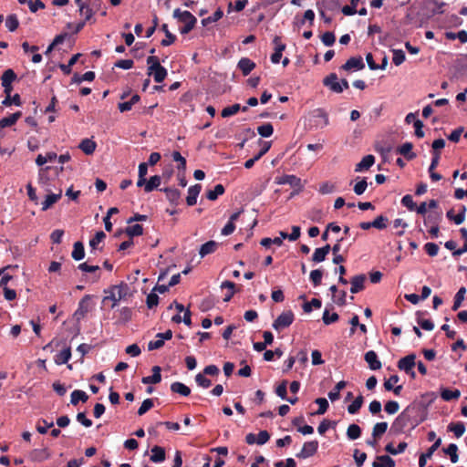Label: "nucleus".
Masks as SVG:
<instances>
[{"label":"nucleus","mask_w":467,"mask_h":467,"mask_svg":"<svg viewBox=\"0 0 467 467\" xmlns=\"http://www.w3.org/2000/svg\"><path fill=\"white\" fill-rule=\"evenodd\" d=\"M106 296L102 299V303L111 302V308H114L121 300H125L131 296L130 285L121 282L119 285H114L104 290Z\"/></svg>","instance_id":"1"},{"label":"nucleus","mask_w":467,"mask_h":467,"mask_svg":"<svg viewBox=\"0 0 467 467\" xmlns=\"http://www.w3.org/2000/svg\"><path fill=\"white\" fill-rule=\"evenodd\" d=\"M148 75L153 76V79L157 83L162 82L167 75V69L161 65V61L156 56H150L147 57Z\"/></svg>","instance_id":"2"},{"label":"nucleus","mask_w":467,"mask_h":467,"mask_svg":"<svg viewBox=\"0 0 467 467\" xmlns=\"http://www.w3.org/2000/svg\"><path fill=\"white\" fill-rule=\"evenodd\" d=\"M173 17L184 23V26L180 28L182 35H186L191 32L197 23L196 17L191 12L181 11L179 8L173 11Z\"/></svg>","instance_id":"3"},{"label":"nucleus","mask_w":467,"mask_h":467,"mask_svg":"<svg viewBox=\"0 0 467 467\" xmlns=\"http://www.w3.org/2000/svg\"><path fill=\"white\" fill-rule=\"evenodd\" d=\"M410 407L406 408L393 421L390 431L394 434H400L410 423Z\"/></svg>","instance_id":"4"},{"label":"nucleus","mask_w":467,"mask_h":467,"mask_svg":"<svg viewBox=\"0 0 467 467\" xmlns=\"http://www.w3.org/2000/svg\"><path fill=\"white\" fill-rule=\"evenodd\" d=\"M275 182L279 185L289 184L295 189L291 196L299 193L303 189L302 181L300 178L293 174H285L283 176L275 177Z\"/></svg>","instance_id":"5"},{"label":"nucleus","mask_w":467,"mask_h":467,"mask_svg":"<svg viewBox=\"0 0 467 467\" xmlns=\"http://www.w3.org/2000/svg\"><path fill=\"white\" fill-rule=\"evenodd\" d=\"M295 320V315L292 310L282 312L273 322V328L276 331L283 330L292 325Z\"/></svg>","instance_id":"6"},{"label":"nucleus","mask_w":467,"mask_h":467,"mask_svg":"<svg viewBox=\"0 0 467 467\" xmlns=\"http://www.w3.org/2000/svg\"><path fill=\"white\" fill-rule=\"evenodd\" d=\"M91 298H92V296L86 295L78 302V306L73 315L77 321L79 322L91 310V306H90Z\"/></svg>","instance_id":"7"},{"label":"nucleus","mask_w":467,"mask_h":467,"mask_svg":"<svg viewBox=\"0 0 467 467\" xmlns=\"http://www.w3.org/2000/svg\"><path fill=\"white\" fill-rule=\"evenodd\" d=\"M318 449V441L317 440L306 441L304 443L300 452L296 453V457L300 459H306L316 454Z\"/></svg>","instance_id":"8"},{"label":"nucleus","mask_w":467,"mask_h":467,"mask_svg":"<svg viewBox=\"0 0 467 467\" xmlns=\"http://www.w3.org/2000/svg\"><path fill=\"white\" fill-rule=\"evenodd\" d=\"M324 86L329 88L335 93L343 92V87L338 81L337 75L336 73H330L323 79Z\"/></svg>","instance_id":"9"},{"label":"nucleus","mask_w":467,"mask_h":467,"mask_svg":"<svg viewBox=\"0 0 467 467\" xmlns=\"http://www.w3.org/2000/svg\"><path fill=\"white\" fill-rule=\"evenodd\" d=\"M415 359L416 355L414 353L407 355L398 361L397 367L399 369L410 373L416 365Z\"/></svg>","instance_id":"10"},{"label":"nucleus","mask_w":467,"mask_h":467,"mask_svg":"<svg viewBox=\"0 0 467 467\" xmlns=\"http://www.w3.org/2000/svg\"><path fill=\"white\" fill-rule=\"evenodd\" d=\"M365 67L363 58L361 57H352L347 60V62L341 66V69L348 71L351 69L361 70Z\"/></svg>","instance_id":"11"},{"label":"nucleus","mask_w":467,"mask_h":467,"mask_svg":"<svg viewBox=\"0 0 467 467\" xmlns=\"http://www.w3.org/2000/svg\"><path fill=\"white\" fill-rule=\"evenodd\" d=\"M364 359L368 364V368L371 370H378L381 368L382 364L378 358V355L374 350H369L366 352L364 356Z\"/></svg>","instance_id":"12"},{"label":"nucleus","mask_w":467,"mask_h":467,"mask_svg":"<svg viewBox=\"0 0 467 467\" xmlns=\"http://www.w3.org/2000/svg\"><path fill=\"white\" fill-rule=\"evenodd\" d=\"M441 440L439 438L427 450V451L425 453L420 454V459H419V466L420 467H424L426 465L427 459L431 458L432 454L434 453L435 451L438 450V448L441 446Z\"/></svg>","instance_id":"13"},{"label":"nucleus","mask_w":467,"mask_h":467,"mask_svg":"<svg viewBox=\"0 0 467 467\" xmlns=\"http://www.w3.org/2000/svg\"><path fill=\"white\" fill-rule=\"evenodd\" d=\"M365 281H366V275L363 274L353 276L350 280V284H351L350 292L352 294H357V293L362 291L365 288V286H364Z\"/></svg>","instance_id":"14"},{"label":"nucleus","mask_w":467,"mask_h":467,"mask_svg":"<svg viewBox=\"0 0 467 467\" xmlns=\"http://www.w3.org/2000/svg\"><path fill=\"white\" fill-rule=\"evenodd\" d=\"M160 191H162L166 194V198L168 201L173 204L178 205L180 199H181V192L178 189L172 188V187H166L163 189H161Z\"/></svg>","instance_id":"15"},{"label":"nucleus","mask_w":467,"mask_h":467,"mask_svg":"<svg viewBox=\"0 0 467 467\" xmlns=\"http://www.w3.org/2000/svg\"><path fill=\"white\" fill-rule=\"evenodd\" d=\"M201 191L202 185L199 183L192 185L188 189V196L186 198V202L189 206H193L194 204H196L197 198Z\"/></svg>","instance_id":"16"},{"label":"nucleus","mask_w":467,"mask_h":467,"mask_svg":"<svg viewBox=\"0 0 467 467\" xmlns=\"http://www.w3.org/2000/svg\"><path fill=\"white\" fill-rule=\"evenodd\" d=\"M255 66V63L248 57H242L237 64V67L242 71L244 76H248Z\"/></svg>","instance_id":"17"},{"label":"nucleus","mask_w":467,"mask_h":467,"mask_svg":"<svg viewBox=\"0 0 467 467\" xmlns=\"http://www.w3.org/2000/svg\"><path fill=\"white\" fill-rule=\"evenodd\" d=\"M151 370H152L151 376H147V377L142 378L141 382L143 384H157V383L161 382V367L154 366Z\"/></svg>","instance_id":"18"},{"label":"nucleus","mask_w":467,"mask_h":467,"mask_svg":"<svg viewBox=\"0 0 467 467\" xmlns=\"http://www.w3.org/2000/svg\"><path fill=\"white\" fill-rule=\"evenodd\" d=\"M331 246L326 244L323 247L317 248L312 255V261L314 263H321L325 261L327 255L329 254Z\"/></svg>","instance_id":"19"},{"label":"nucleus","mask_w":467,"mask_h":467,"mask_svg":"<svg viewBox=\"0 0 467 467\" xmlns=\"http://www.w3.org/2000/svg\"><path fill=\"white\" fill-rule=\"evenodd\" d=\"M413 145L411 142H405L397 149V152L403 155L406 160L411 161L416 158V153L412 151Z\"/></svg>","instance_id":"20"},{"label":"nucleus","mask_w":467,"mask_h":467,"mask_svg":"<svg viewBox=\"0 0 467 467\" xmlns=\"http://www.w3.org/2000/svg\"><path fill=\"white\" fill-rule=\"evenodd\" d=\"M375 162V157L371 154L366 155L362 160L356 165L355 171L360 172L365 170H368Z\"/></svg>","instance_id":"21"},{"label":"nucleus","mask_w":467,"mask_h":467,"mask_svg":"<svg viewBox=\"0 0 467 467\" xmlns=\"http://www.w3.org/2000/svg\"><path fill=\"white\" fill-rule=\"evenodd\" d=\"M424 313L418 311L416 313V320L418 325L424 330L431 331L434 328V323L431 319L423 318Z\"/></svg>","instance_id":"22"},{"label":"nucleus","mask_w":467,"mask_h":467,"mask_svg":"<svg viewBox=\"0 0 467 467\" xmlns=\"http://www.w3.org/2000/svg\"><path fill=\"white\" fill-rule=\"evenodd\" d=\"M97 147V143L91 139H84L79 143L78 148L87 155H91Z\"/></svg>","instance_id":"23"},{"label":"nucleus","mask_w":467,"mask_h":467,"mask_svg":"<svg viewBox=\"0 0 467 467\" xmlns=\"http://www.w3.org/2000/svg\"><path fill=\"white\" fill-rule=\"evenodd\" d=\"M165 450L164 448L155 445L151 449L150 461L153 462H162L165 460Z\"/></svg>","instance_id":"24"},{"label":"nucleus","mask_w":467,"mask_h":467,"mask_svg":"<svg viewBox=\"0 0 467 467\" xmlns=\"http://www.w3.org/2000/svg\"><path fill=\"white\" fill-rule=\"evenodd\" d=\"M22 113L20 111L15 112L8 117L3 118L0 119V128L4 129L6 127H11L16 123V121L20 119Z\"/></svg>","instance_id":"25"},{"label":"nucleus","mask_w":467,"mask_h":467,"mask_svg":"<svg viewBox=\"0 0 467 467\" xmlns=\"http://www.w3.org/2000/svg\"><path fill=\"white\" fill-rule=\"evenodd\" d=\"M171 390L182 396L187 397L191 394V389L185 384L176 381L171 385Z\"/></svg>","instance_id":"26"},{"label":"nucleus","mask_w":467,"mask_h":467,"mask_svg":"<svg viewBox=\"0 0 467 467\" xmlns=\"http://www.w3.org/2000/svg\"><path fill=\"white\" fill-rule=\"evenodd\" d=\"M217 247H218V244L215 241L206 242L205 244H203L201 246V248L199 250V254H200L201 257H204L207 254L214 253L216 251Z\"/></svg>","instance_id":"27"},{"label":"nucleus","mask_w":467,"mask_h":467,"mask_svg":"<svg viewBox=\"0 0 467 467\" xmlns=\"http://www.w3.org/2000/svg\"><path fill=\"white\" fill-rule=\"evenodd\" d=\"M71 256L76 261H80L84 258L85 248H84V244L82 242L78 241L74 244Z\"/></svg>","instance_id":"28"},{"label":"nucleus","mask_w":467,"mask_h":467,"mask_svg":"<svg viewBox=\"0 0 467 467\" xmlns=\"http://www.w3.org/2000/svg\"><path fill=\"white\" fill-rule=\"evenodd\" d=\"M71 358V349L70 348H66L58 354H57L54 358V361L57 365H62L68 362Z\"/></svg>","instance_id":"29"},{"label":"nucleus","mask_w":467,"mask_h":467,"mask_svg":"<svg viewBox=\"0 0 467 467\" xmlns=\"http://www.w3.org/2000/svg\"><path fill=\"white\" fill-rule=\"evenodd\" d=\"M62 196L61 191L59 193H50L46 196L45 201L42 202V211L48 210L53 204H55Z\"/></svg>","instance_id":"30"},{"label":"nucleus","mask_w":467,"mask_h":467,"mask_svg":"<svg viewBox=\"0 0 467 467\" xmlns=\"http://www.w3.org/2000/svg\"><path fill=\"white\" fill-rule=\"evenodd\" d=\"M243 110V111H246L247 110V107H243L241 108L240 104H234L232 106H229V107H226L224 108L222 112H221V115L223 118H228V117H231L234 114H236L239 110Z\"/></svg>","instance_id":"31"},{"label":"nucleus","mask_w":467,"mask_h":467,"mask_svg":"<svg viewBox=\"0 0 467 467\" xmlns=\"http://www.w3.org/2000/svg\"><path fill=\"white\" fill-rule=\"evenodd\" d=\"M461 396V392L459 389H442L441 391V397L445 401H451L452 400H457Z\"/></svg>","instance_id":"32"},{"label":"nucleus","mask_w":467,"mask_h":467,"mask_svg":"<svg viewBox=\"0 0 467 467\" xmlns=\"http://www.w3.org/2000/svg\"><path fill=\"white\" fill-rule=\"evenodd\" d=\"M225 189L223 184H216L213 190H208L206 192V198L210 201H215L220 195H223Z\"/></svg>","instance_id":"33"},{"label":"nucleus","mask_w":467,"mask_h":467,"mask_svg":"<svg viewBox=\"0 0 467 467\" xmlns=\"http://www.w3.org/2000/svg\"><path fill=\"white\" fill-rule=\"evenodd\" d=\"M88 400L87 393L80 389H76L71 393L70 402L76 406L79 401L86 402Z\"/></svg>","instance_id":"34"},{"label":"nucleus","mask_w":467,"mask_h":467,"mask_svg":"<svg viewBox=\"0 0 467 467\" xmlns=\"http://www.w3.org/2000/svg\"><path fill=\"white\" fill-rule=\"evenodd\" d=\"M448 431H452L457 438H460L465 431V425L462 421L451 422L448 425Z\"/></svg>","instance_id":"35"},{"label":"nucleus","mask_w":467,"mask_h":467,"mask_svg":"<svg viewBox=\"0 0 467 467\" xmlns=\"http://www.w3.org/2000/svg\"><path fill=\"white\" fill-rule=\"evenodd\" d=\"M161 30L164 32L166 38L161 40V45L168 47L173 44L176 40V36L169 31L167 24L161 26Z\"/></svg>","instance_id":"36"},{"label":"nucleus","mask_w":467,"mask_h":467,"mask_svg":"<svg viewBox=\"0 0 467 467\" xmlns=\"http://www.w3.org/2000/svg\"><path fill=\"white\" fill-rule=\"evenodd\" d=\"M442 451L445 454H448L450 456L451 462L452 463H456L458 462V447L456 444L451 443L446 448H443Z\"/></svg>","instance_id":"37"},{"label":"nucleus","mask_w":467,"mask_h":467,"mask_svg":"<svg viewBox=\"0 0 467 467\" xmlns=\"http://www.w3.org/2000/svg\"><path fill=\"white\" fill-rule=\"evenodd\" d=\"M161 178L159 175H154L150 178L149 181L146 182V187L144 188V191L146 192H150L155 189H158V187L161 185Z\"/></svg>","instance_id":"38"},{"label":"nucleus","mask_w":467,"mask_h":467,"mask_svg":"<svg viewBox=\"0 0 467 467\" xmlns=\"http://www.w3.org/2000/svg\"><path fill=\"white\" fill-rule=\"evenodd\" d=\"M347 383L344 380L339 381L337 383L335 388L329 391L328 398L331 401L337 400L340 398V391L346 387Z\"/></svg>","instance_id":"39"},{"label":"nucleus","mask_w":467,"mask_h":467,"mask_svg":"<svg viewBox=\"0 0 467 467\" xmlns=\"http://www.w3.org/2000/svg\"><path fill=\"white\" fill-rule=\"evenodd\" d=\"M465 294H466V288L464 286H462L458 290V292L456 293V295L454 296V302H453V306L451 307V309L453 311H456L461 307L462 303L464 300Z\"/></svg>","instance_id":"40"},{"label":"nucleus","mask_w":467,"mask_h":467,"mask_svg":"<svg viewBox=\"0 0 467 467\" xmlns=\"http://www.w3.org/2000/svg\"><path fill=\"white\" fill-rule=\"evenodd\" d=\"M407 446H408L407 442L401 441L399 443L397 449H394V446L392 443H388L385 446V451L392 455H397L399 453H402L406 450Z\"/></svg>","instance_id":"41"},{"label":"nucleus","mask_w":467,"mask_h":467,"mask_svg":"<svg viewBox=\"0 0 467 467\" xmlns=\"http://www.w3.org/2000/svg\"><path fill=\"white\" fill-rule=\"evenodd\" d=\"M361 435V428L358 424H350L347 430V436L349 440H357Z\"/></svg>","instance_id":"42"},{"label":"nucleus","mask_w":467,"mask_h":467,"mask_svg":"<svg viewBox=\"0 0 467 467\" xmlns=\"http://www.w3.org/2000/svg\"><path fill=\"white\" fill-rule=\"evenodd\" d=\"M387 429L388 423L386 421L376 423L372 430V437L379 439L386 432Z\"/></svg>","instance_id":"43"},{"label":"nucleus","mask_w":467,"mask_h":467,"mask_svg":"<svg viewBox=\"0 0 467 467\" xmlns=\"http://www.w3.org/2000/svg\"><path fill=\"white\" fill-rule=\"evenodd\" d=\"M364 399L361 395L358 396L353 402L348 405V411L349 414H356L358 412L363 405Z\"/></svg>","instance_id":"44"},{"label":"nucleus","mask_w":467,"mask_h":467,"mask_svg":"<svg viewBox=\"0 0 467 467\" xmlns=\"http://www.w3.org/2000/svg\"><path fill=\"white\" fill-rule=\"evenodd\" d=\"M216 300L213 296H207L202 300L200 303V310L202 312H206L212 309L215 306Z\"/></svg>","instance_id":"45"},{"label":"nucleus","mask_w":467,"mask_h":467,"mask_svg":"<svg viewBox=\"0 0 467 467\" xmlns=\"http://www.w3.org/2000/svg\"><path fill=\"white\" fill-rule=\"evenodd\" d=\"M125 233L130 237L133 238L134 236H140L143 234V227L140 224H133L130 226H128L125 229Z\"/></svg>","instance_id":"46"},{"label":"nucleus","mask_w":467,"mask_h":467,"mask_svg":"<svg viewBox=\"0 0 467 467\" xmlns=\"http://www.w3.org/2000/svg\"><path fill=\"white\" fill-rule=\"evenodd\" d=\"M5 26L11 32L16 31L18 28L19 21H18L16 15L13 14V15L7 16V17L5 19Z\"/></svg>","instance_id":"47"},{"label":"nucleus","mask_w":467,"mask_h":467,"mask_svg":"<svg viewBox=\"0 0 467 467\" xmlns=\"http://www.w3.org/2000/svg\"><path fill=\"white\" fill-rule=\"evenodd\" d=\"M223 16V12L221 8H218L213 16H208L206 18H203L202 20V25L203 26H206L207 25L211 24V23H214V22H217L218 20H220Z\"/></svg>","instance_id":"48"},{"label":"nucleus","mask_w":467,"mask_h":467,"mask_svg":"<svg viewBox=\"0 0 467 467\" xmlns=\"http://www.w3.org/2000/svg\"><path fill=\"white\" fill-rule=\"evenodd\" d=\"M172 160L178 162V171H185L186 170V159L182 156L179 151H173L171 154Z\"/></svg>","instance_id":"49"},{"label":"nucleus","mask_w":467,"mask_h":467,"mask_svg":"<svg viewBox=\"0 0 467 467\" xmlns=\"http://www.w3.org/2000/svg\"><path fill=\"white\" fill-rule=\"evenodd\" d=\"M81 55L78 53V54H76L74 55L68 61V63L67 65L65 64H60L59 65V68L63 71L64 74L66 75H69L71 73V67L72 66H74L78 57H80Z\"/></svg>","instance_id":"50"},{"label":"nucleus","mask_w":467,"mask_h":467,"mask_svg":"<svg viewBox=\"0 0 467 467\" xmlns=\"http://www.w3.org/2000/svg\"><path fill=\"white\" fill-rule=\"evenodd\" d=\"M106 238V234L103 231H99L96 233L95 236L90 239L89 246L93 249H99V244Z\"/></svg>","instance_id":"51"},{"label":"nucleus","mask_w":467,"mask_h":467,"mask_svg":"<svg viewBox=\"0 0 467 467\" xmlns=\"http://www.w3.org/2000/svg\"><path fill=\"white\" fill-rule=\"evenodd\" d=\"M257 132L264 138H268L273 135L274 128L271 123H265L257 128Z\"/></svg>","instance_id":"52"},{"label":"nucleus","mask_w":467,"mask_h":467,"mask_svg":"<svg viewBox=\"0 0 467 467\" xmlns=\"http://www.w3.org/2000/svg\"><path fill=\"white\" fill-rule=\"evenodd\" d=\"M389 219L384 215H379L375 218L374 221L371 222V225H373L374 228L379 230H383L388 225Z\"/></svg>","instance_id":"53"},{"label":"nucleus","mask_w":467,"mask_h":467,"mask_svg":"<svg viewBox=\"0 0 467 467\" xmlns=\"http://www.w3.org/2000/svg\"><path fill=\"white\" fill-rule=\"evenodd\" d=\"M339 319V316L337 313L334 312L332 314H329V311L327 309H325L322 317V320L325 325H330L332 323L337 322Z\"/></svg>","instance_id":"54"},{"label":"nucleus","mask_w":467,"mask_h":467,"mask_svg":"<svg viewBox=\"0 0 467 467\" xmlns=\"http://www.w3.org/2000/svg\"><path fill=\"white\" fill-rule=\"evenodd\" d=\"M16 79V74L11 68L5 70L1 77L2 83H6V84H12V82L15 81Z\"/></svg>","instance_id":"55"},{"label":"nucleus","mask_w":467,"mask_h":467,"mask_svg":"<svg viewBox=\"0 0 467 467\" xmlns=\"http://www.w3.org/2000/svg\"><path fill=\"white\" fill-rule=\"evenodd\" d=\"M392 62L395 66H400L405 61V53L401 49H393Z\"/></svg>","instance_id":"56"},{"label":"nucleus","mask_w":467,"mask_h":467,"mask_svg":"<svg viewBox=\"0 0 467 467\" xmlns=\"http://www.w3.org/2000/svg\"><path fill=\"white\" fill-rule=\"evenodd\" d=\"M195 382L203 389H207L212 385L211 379H207L203 373H198L195 376Z\"/></svg>","instance_id":"57"},{"label":"nucleus","mask_w":467,"mask_h":467,"mask_svg":"<svg viewBox=\"0 0 467 467\" xmlns=\"http://www.w3.org/2000/svg\"><path fill=\"white\" fill-rule=\"evenodd\" d=\"M441 220V217L440 213H430L424 219V224L426 226L439 225Z\"/></svg>","instance_id":"58"},{"label":"nucleus","mask_w":467,"mask_h":467,"mask_svg":"<svg viewBox=\"0 0 467 467\" xmlns=\"http://www.w3.org/2000/svg\"><path fill=\"white\" fill-rule=\"evenodd\" d=\"M315 402L318 405V410L314 413L323 415L328 409V402L325 398H317Z\"/></svg>","instance_id":"59"},{"label":"nucleus","mask_w":467,"mask_h":467,"mask_svg":"<svg viewBox=\"0 0 467 467\" xmlns=\"http://www.w3.org/2000/svg\"><path fill=\"white\" fill-rule=\"evenodd\" d=\"M322 306V302L320 299L313 298L310 302H306L303 305V310L306 313H310L312 311V308H320Z\"/></svg>","instance_id":"60"},{"label":"nucleus","mask_w":467,"mask_h":467,"mask_svg":"<svg viewBox=\"0 0 467 467\" xmlns=\"http://www.w3.org/2000/svg\"><path fill=\"white\" fill-rule=\"evenodd\" d=\"M322 277H323V272L320 269H316V270L311 271L310 276H309L311 282L313 283V285L315 286H318L321 284Z\"/></svg>","instance_id":"61"},{"label":"nucleus","mask_w":467,"mask_h":467,"mask_svg":"<svg viewBox=\"0 0 467 467\" xmlns=\"http://www.w3.org/2000/svg\"><path fill=\"white\" fill-rule=\"evenodd\" d=\"M401 204L405 206L409 211L416 210V203L413 201V198L410 194H406L401 199Z\"/></svg>","instance_id":"62"},{"label":"nucleus","mask_w":467,"mask_h":467,"mask_svg":"<svg viewBox=\"0 0 467 467\" xmlns=\"http://www.w3.org/2000/svg\"><path fill=\"white\" fill-rule=\"evenodd\" d=\"M321 41L322 43L327 47H331L334 45L336 41V36L333 32H326L321 36Z\"/></svg>","instance_id":"63"},{"label":"nucleus","mask_w":467,"mask_h":467,"mask_svg":"<svg viewBox=\"0 0 467 467\" xmlns=\"http://www.w3.org/2000/svg\"><path fill=\"white\" fill-rule=\"evenodd\" d=\"M377 460L381 462V467H395L394 460L389 455H380Z\"/></svg>","instance_id":"64"}]
</instances>
